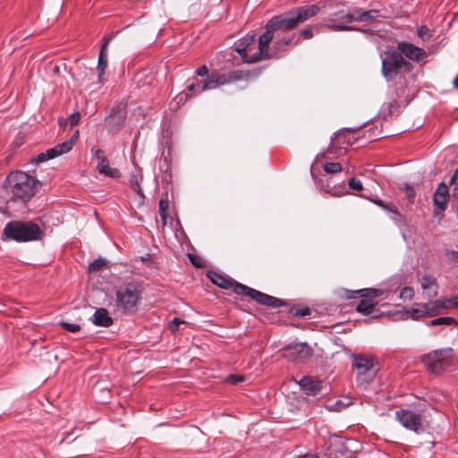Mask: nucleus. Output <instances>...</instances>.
I'll return each mask as SVG.
<instances>
[{
    "label": "nucleus",
    "mask_w": 458,
    "mask_h": 458,
    "mask_svg": "<svg viewBox=\"0 0 458 458\" xmlns=\"http://www.w3.org/2000/svg\"><path fill=\"white\" fill-rule=\"evenodd\" d=\"M414 194L413 193H409V197H413Z\"/></svg>",
    "instance_id": "55"
},
{
    "label": "nucleus",
    "mask_w": 458,
    "mask_h": 458,
    "mask_svg": "<svg viewBox=\"0 0 458 458\" xmlns=\"http://www.w3.org/2000/svg\"><path fill=\"white\" fill-rule=\"evenodd\" d=\"M230 288H233L236 294L246 295L250 296V298L252 292L255 290L236 281H232Z\"/></svg>",
    "instance_id": "28"
},
{
    "label": "nucleus",
    "mask_w": 458,
    "mask_h": 458,
    "mask_svg": "<svg viewBox=\"0 0 458 458\" xmlns=\"http://www.w3.org/2000/svg\"><path fill=\"white\" fill-rule=\"evenodd\" d=\"M413 294V290L411 287H403L400 293H399V298L400 299H411V296Z\"/></svg>",
    "instance_id": "38"
},
{
    "label": "nucleus",
    "mask_w": 458,
    "mask_h": 458,
    "mask_svg": "<svg viewBox=\"0 0 458 458\" xmlns=\"http://www.w3.org/2000/svg\"><path fill=\"white\" fill-rule=\"evenodd\" d=\"M439 307H445V304L440 303V300L429 301L425 304L418 305L417 308L405 310L402 314L403 318L419 319L420 318L433 317L439 310Z\"/></svg>",
    "instance_id": "11"
},
{
    "label": "nucleus",
    "mask_w": 458,
    "mask_h": 458,
    "mask_svg": "<svg viewBox=\"0 0 458 458\" xmlns=\"http://www.w3.org/2000/svg\"><path fill=\"white\" fill-rule=\"evenodd\" d=\"M244 377L242 375H230L225 378V381L233 385H237L242 382Z\"/></svg>",
    "instance_id": "40"
},
{
    "label": "nucleus",
    "mask_w": 458,
    "mask_h": 458,
    "mask_svg": "<svg viewBox=\"0 0 458 458\" xmlns=\"http://www.w3.org/2000/svg\"><path fill=\"white\" fill-rule=\"evenodd\" d=\"M455 319L453 318H450V317H441V318H435V319H432L431 321H429L428 323V326H432V327H435V326H439V325H452L454 323H455Z\"/></svg>",
    "instance_id": "29"
},
{
    "label": "nucleus",
    "mask_w": 458,
    "mask_h": 458,
    "mask_svg": "<svg viewBox=\"0 0 458 458\" xmlns=\"http://www.w3.org/2000/svg\"><path fill=\"white\" fill-rule=\"evenodd\" d=\"M318 11L319 8L315 4L301 6L290 12L272 17L267 24L268 28L273 30H293L299 24L315 16Z\"/></svg>",
    "instance_id": "2"
},
{
    "label": "nucleus",
    "mask_w": 458,
    "mask_h": 458,
    "mask_svg": "<svg viewBox=\"0 0 458 458\" xmlns=\"http://www.w3.org/2000/svg\"><path fill=\"white\" fill-rule=\"evenodd\" d=\"M168 206L169 204L167 199H161L158 202L159 214L165 223L166 220V209L168 208Z\"/></svg>",
    "instance_id": "32"
},
{
    "label": "nucleus",
    "mask_w": 458,
    "mask_h": 458,
    "mask_svg": "<svg viewBox=\"0 0 458 458\" xmlns=\"http://www.w3.org/2000/svg\"><path fill=\"white\" fill-rule=\"evenodd\" d=\"M403 68L410 72L412 69V65L406 62L399 53H390L386 59H382V73L387 81L394 80Z\"/></svg>",
    "instance_id": "6"
},
{
    "label": "nucleus",
    "mask_w": 458,
    "mask_h": 458,
    "mask_svg": "<svg viewBox=\"0 0 458 458\" xmlns=\"http://www.w3.org/2000/svg\"><path fill=\"white\" fill-rule=\"evenodd\" d=\"M105 43L102 46L98 62V81L101 82V78L104 75L106 66H107V45L109 38H104Z\"/></svg>",
    "instance_id": "23"
},
{
    "label": "nucleus",
    "mask_w": 458,
    "mask_h": 458,
    "mask_svg": "<svg viewBox=\"0 0 458 458\" xmlns=\"http://www.w3.org/2000/svg\"><path fill=\"white\" fill-rule=\"evenodd\" d=\"M450 184H458V168L454 171L451 177Z\"/></svg>",
    "instance_id": "47"
},
{
    "label": "nucleus",
    "mask_w": 458,
    "mask_h": 458,
    "mask_svg": "<svg viewBox=\"0 0 458 458\" xmlns=\"http://www.w3.org/2000/svg\"><path fill=\"white\" fill-rule=\"evenodd\" d=\"M389 211V217L394 221L395 222L396 224L400 223L402 221V216L401 214L397 211V209L395 208V207L394 205H391V207L388 208Z\"/></svg>",
    "instance_id": "35"
},
{
    "label": "nucleus",
    "mask_w": 458,
    "mask_h": 458,
    "mask_svg": "<svg viewBox=\"0 0 458 458\" xmlns=\"http://www.w3.org/2000/svg\"><path fill=\"white\" fill-rule=\"evenodd\" d=\"M351 22H352V13L339 11L332 15L327 26L333 30H352L353 27L346 25Z\"/></svg>",
    "instance_id": "16"
},
{
    "label": "nucleus",
    "mask_w": 458,
    "mask_h": 458,
    "mask_svg": "<svg viewBox=\"0 0 458 458\" xmlns=\"http://www.w3.org/2000/svg\"><path fill=\"white\" fill-rule=\"evenodd\" d=\"M445 254L451 261L458 262V251L446 250Z\"/></svg>",
    "instance_id": "43"
},
{
    "label": "nucleus",
    "mask_w": 458,
    "mask_h": 458,
    "mask_svg": "<svg viewBox=\"0 0 458 458\" xmlns=\"http://www.w3.org/2000/svg\"><path fill=\"white\" fill-rule=\"evenodd\" d=\"M379 295V290L366 288L358 291H347L346 297L348 299L362 298L358 303L356 310L363 315H369L375 306V302L372 298Z\"/></svg>",
    "instance_id": "8"
},
{
    "label": "nucleus",
    "mask_w": 458,
    "mask_h": 458,
    "mask_svg": "<svg viewBox=\"0 0 458 458\" xmlns=\"http://www.w3.org/2000/svg\"><path fill=\"white\" fill-rule=\"evenodd\" d=\"M397 49L400 52L402 55H404L406 58L410 59L413 62H426L427 58V53L426 51L419 47H416L415 45L402 41L398 43Z\"/></svg>",
    "instance_id": "14"
},
{
    "label": "nucleus",
    "mask_w": 458,
    "mask_h": 458,
    "mask_svg": "<svg viewBox=\"0 0 458 458\" xmlns=\"http://www.w3.org/2000/svg\"><path fill=\"white\" fill-rule=\"evenodd\" d=\"M349 188L360 191L362 190V183L360 180H357L355 178H352L348 182Z\"/></svg>",
    "instance_id": "42"
},
{
    "label": "nucleus",
    "mask_w": 458,
    "mask_h": 458,
    "mask_svg": "<svg viewBox=\"0 0 458 458\" xmlns=\"http://www.w3.org/2000/svg\"><path fill=\"white\" fill-rule=\"evenodd\" d=\"M454 356V349L447 347L428 353L423 357L422 361L430 373L440 375L452 366Z\"/></svg>",
    "instance_id": "5"
},
{
    "label": "nucleus",
    "mask_w": 458,
    "mask_h": 458,
    "mask_svg": "<svg viewBox=\"0 0 458 458\" xmlns=\"http://www.w3.org/2000/svg\"><path fill=\"white\" fill-rule=\"evenodd\" d=\"M106 265V261L102 259H97L89 265V272H97Z\"/></svg>",
    "instance_id": "33"
},
{
    "label": "nucleus",
    "mask_w": 458,
    "mask_h": 458,
    "mask_svg": "<svg viewBox=\"0 0 458 458\" xmlns=\"http://www.w3.org/2000/svg\"><path fill=\"white\" fill-rule=\"evenodd\" d=\"M78 138L79 131L77 130L74 131V133L71 136L69 140L64 141L63 143L55 145L51 148L47 149L45 152H41L38 155H37L36 157L33 159V162L36 164H40L68 153L69 151L72 150Z\"/></svg>",
    "instance_id": "9"
},
{
    "label": "nucleus",
    "mask_w": 458,
    "mask_h": 458,
    "mask_svg": "<svg viewBox=\"0 0 458 458\" xmlns=\"http://www.w3.org/2000/svg\"><path fill=\"white\" fill-rule=\"evenodd\" d=\"M310 314V310L309 309L307 308H304V309H301V310H299L295 312V315L296 316H299V317H305L307 315Z\"/></svg>",
    "instance_id": "46"
},
{
    "label": "nucleus",
    "mask_w": 458,
    "mask_h": 458,
    "mask_svg": "<svg viewBox=\"0 0 458 458\" xmlns=\"http://www.w3.org/2000/svg\"><path fill=\"white\" fill-rule=\"evenodd\" d=\"M294 38H295L294 34H287V35H284L281 39L276 40L275 42V44L277 46H280L281 44L290 45L293 42Z\"/></svg>",
    "instance_id": "37"
},
{
    "label": "nucleus",
    "mask_w": 458,
    "mask_h": 458,
    "mask_svg": "<svg viewBox=\"0 0 458 458\" xmlns=\"http://www.w3.org/2000/svg\"><path fill=\"white\" fill-rule=\"evenodd\" d=\"M126 104L123 102L116 103L110 114L106 118L108 131L117 133L123 127L126 119Z\"/></svg>",
    "instance_id": "12"
},
{
    "label": "nucleus",
    "mask_w": 458,
    "mask_h": 458,
    "mask_svg": "<svg viewBox=\"0 0 458 458\" xmlns=\"http://www.w3.org/2000/svg\"><path fill=\"white\" fill-rule=\"evenodd\" d=\"M454 86L458 89V73L457 76L454 80Z\"/></svg>",
    "instance_id": "54"
},
{
    "label": "nucleus",
    "mask_w": 458,
    "mask_h": 458,
    "mask_svg": "<svg viewBox=\"0 0 458 458\" xmlns=\"http://www.w3.org/2000/svg\"><path fill=\"white\" fill-rule=\"evenodd\" d=\"M371 201L377 205L378 207L386 209V210H388V208L391 207L392 204H386L383 200L379 199H371Z\"/></svg>",
    "instance_id": "44"
},
{
    "label": "nucleus",
    "mask_w": 458,
    "mask_h": 458,
    "mask_svg": "<svg viewBox=\"0 0 458 458\" xmlns=\"http://www.w3.org/2000/svg\"><path fill=\"white\" fill-rule=\"evenodd\" d=\"M324 170L327 174H336L341 172L342 166L339 163L328 162L324 165Z\"/></svg>",
    "instance_id": "31"
},
{
    "label": "nucleus",
    "mask_w": 458,
    "mask_h": 458,
    "mask_svg": "<svg viewBox=\"0 0 458 458\" xmlns=\"http://www.w3.org/2000/svg\"><path fill=\"white\" fill-rule=\"evenodd\" d=\"M284 356L290 359L307 360L313 355V349L307 343H293L284 348Z\"/></svg>",
    "instance_id": "15"
},
{
    "label": "nucleus",
    "mask_w": 458,
    "mask_h": 458,
    "mask_svg": "<svg viewBox=\"0 0 458 458\" xmlns=\"http://www.w3.org/2000/svg\"><path fill=\"white\" fill-rule=\"evenodd\" d=\"M59 325L64 329H65L66 331L71 332V333H76V332L80 331V329H81L80 325L75 324V323H69V322H65V321H61L59 323Z\"/></svg>",
    "instance_id": "34"
},
{
    "label": "nucleus",
    "mask_w": 458,
    "mask_h": 458,
    "mask_svg": "<svg viewBox=\"0 0 458 458\" xmlns=\"http://www.w3.org/2000/svg\"><path fill=\"white\" fill-rule=\"evenodd\" d=\"M254 41V35L250 36L245 40H242L235 45V50L239 53L248 63H250L249 59L251 56H249L248 53L250 51L249 47L250 44Z\"/></svg>",
    "instance_id": "24"
},
{
    "label": "nucleus",
    "mask_w": 458,
    "mask_h": 458,
    "mask_svg": "<svg viewBox=\"0 0 458 458\" xmlns=\"http://www.w3.org/2000/svg\"><path fill=\"white\" fill-rule=\"evenodd\" d=\"M184 324V321L179 318H174L169 324V329L175 332L179 329V326Z\"/></svg>",
    "instance_id": "39"
},
{
    "label": "nucleus",
    "mask_w": 458,
    "mask_h": 458,
    "mask_svg": "<svg viewBox=\"0 0 458 458\" xmlns=\"http://www.w3.org/2000/svg\"><path fill=\"white\" fill-rule=\"evenodd\" d=\"M274 31L266 24V31L259 36L258 50L249 59L250 62L254 63L261 59L269 58L272 55L268 52V45L274 38Z\"/></svg>",
    "instance_id": "13"
},
{
    "label": "nucleus",
    "mask_w": 458,
    "mask_h": 458,
    "mask_svg": "<svg viewBox=\"0 0 458 458\" xmlns=\"http://www.w3.org/2000/svg\"><path fill=\"white\" fill-rule=\"evenodd\" d=\"M296 458H318V456L311 454H306L304 455H299Z\"/></svg>",
    "instance_id": "52"
},
{
    "label": "nucleus",
    "mask_w": 458,
    "mask_h": 458,
    "mask_svg": "<svg viewBox=\"0 0 458 458\" xmlns=\"http://www.w3.org/2000/svg\"><path fill=\"white\" fill-rule=\"evenodd\" d=\"M434 205L436 211H444L447 206L448 187L445 182H440L434 193Z\"/></svg>",
    "instance_id": "18"
},
{
    "label": "nucleus",
    "mask_w": 458,
    "mask_h": 458,
    "mask_svg": "<svg viewBox=\"0 0 458 458\" xmlns=\"http://www.w3.org/2000/svg\"><path fill=\"white\" fill-rule=\"evenodd\" d=\"M251 299L259 304L272 308H280L284 305L281 299L261 293L258 290H254V292H252Z\"/></svg>",
    "instance_id": "19"
},
{
    "label": "nucleus",
    "mask_w": 458,
    "mask_h": 458,
    "mask_svg": "<svg viewBox=\"0 0 458 458\" xmlns=\"http://www.w3.org/2000/svg\"><path fill=\"white\" fill-rule=\"evenodd\" d=\"M90 320L95 326L102 327H108L113 324V318L105 308L97 309Z\"/></svg>",
    "instance_id": "20"
},
{
    "label": "nucleus",
    "mask_w": 458,
    "mask_h": 458,
    "mask_svg": "<svg viewBox=\"0 0 458 458\" xmlns=\"http://www.w3.org/2000/svg\"><path fill=\"white\" fill-rule=\"evenodd\" d=\"M208 276L214 284L220 288L228 289L231 286L232 280L225 278L218 273L209 272Z\"/></svg>",
    "instance_id": "27"
},
{
    "label": "nucleus",
    "mask_w": 458,
    "mask_h": 458,
    "mask_svg": "<svg viewBox=\"0 0 458 458\" xmlns=\"http://www.w3.org/2000/svg\"><path fill=\"white\" fill-rule=\"evenodd\" d=\"M379 14L377 10L365 11L361 8H355L352 11V21H371L375 20Z\"/></svg>",
    "instance_id": "22"
},
{
    "label": "nucleus",
    "mask_w": 458,
    "mask_h": 458,
    "mask_svg": "<svg viewBox=\"0 0 458 458\" xmlns=\"http://www.w3.org/2000/svg\"><path fill=\"white\" fill-rule=\"evenodd\" d=\"M420 284L423 292L428 295V298L437 296V284L434 276L425 275L420 279Z\"/></svg>",
    "instance_id": "21"
},
{
    "label": "nucleus",
    "mask_w": 458,
    "mask_h": 458,
    "mask_svg": "<svg viewBox=\"0 0 458 458\" xmlns=\"http://www.w3.org/2000/svg\"><path fill=\"white\" fill-rule=\"evenodd\" d=\"M189 258L193 266H195L196 267H201V264L199 262H197V259H195L193 255L189 254Z\"/></svg>",
    "instance_id": "51"
},
{
    "label": "nucleus",
    "mask_w": 458,
    "mask_h": 458,
    "mask_svg": "<svg viewBox=\"0 0 458 458\" xmlns=\"http://www.w3.org/2000/svg\"><path fill=\"white\" fill-rule=\"evenodd\" d=\"M352 367L357 369V382L364 386L372 382L377 372L373 360L364 356H354Z\"/></svg>",
    "instance_id": "7"
},
{
    "label": "nucleus",
    "mask_w": 458,
    "mask_h": 458,
    "mask_svg": "<svg viewBox=\"0 0 458 458\" xmlns=\"http://www.w3.org/2000/svg\"><path fill=\"white\" fill-rule=\"evenodd\" d=\"M451 186L453 197L458 199V184H451Z\"/></svg>",
    "instance_id": "49"
},
{
    "label": "nucleus",
    "mask_w": 458,
    "mask_h": 458,
    "mask_svg": "<svg viewBox=\"0 0 458 458\" xmlns=\"http://www.w3.org/2000/svg\"><path fill=\"white\" fill-rule=\"evenodd\" d=\"M98 171L107 177L113 179H118L121 176V173L118 169L111 167L109 165V161L106 163H98L97 165Z\"/></svg>",
    "instance_id": "25"
},
{
    "label": "nucleus",
    "mask_w": 458,
    "mask_h": 458,
    "mask_svg": "<svg viewBox=\"0 0 458 458\" xmlns=\"http://www.w3.org/2000/svg\"><path fill=\"white\" fill-rule=\"evenodd\" d=\"M395 420L408 430L420 434L423 431L421 416L409 409H400L394 413Z\"/></svg>",
    "instance_id": "10"
},
{
    "label": "nucleus",
    "mask_w": 458,
    "mask_h": 458,
    "mask_svg": "<svg viewBox=\"0 0 458 458\" xmlns=\"http://www.w3.org/2000/svg\"><path fill=\"white\" fill-rule=\"evenodd\" d=\"M142 173L141 170L136 168L135 172L131 174L130 185L131 187L140 196H143V191L141 188Z\"/></svg>",
    "instance_id": "26"
},
{
    "label": "nucleus",
    "mask_w": 458,
    "mask_h": 458,
    "mask_svg": "<svg viewBox=\"0 0 458 458\" xmlns=\"http://www.w3.org/2000/svg\"><path fill=\"white\" fill-rule=\"evenodd\" d=\"M326 192H327V193H329V194H331L333 196H341L342 195V193H339V192H336V191H333L331 190H326Z\"/></svg>",
    "instance_id": "53"
},
{
    "label": "nucleus",
    "mask_w": 458,
    "mask_h": 458,
    "mask_svg": "<svg viewBox=\"0 0 458 458\" xmlns=\"http://www.w3.org/2000/svg\"><path fill=\"white\" fill-rule=\"evenodd\" d=\"M440 303L445 304V307H439V310L447 308H458V296L445 301H440Z\"/></svg>",
    "instance_id": "36"
},
{
    "label": "nucleus",
    "mask_w": 458,
    "mask_h": 458,
    "mask_svg": "<svg viewBox=\"0 0 458 458\" xmlns=\"http://www.w3.org/2000/svg\"><path fill=\"white\" fill-rule=\"evenodd\" d=\"M323 382L311 376H303L299 381L298 385L301 390L308 395H317L322 389Z\"/></svg>",
    "instance_id": "17"
},
{
    "label": "nucleus",
    "mask_w": 458,
    "mask_h": 458,
    "mask_svg": "<svg viewBox=\"0 0 458 458\" xmlns=\"http://www.w3.org/2000/svg\"><path fill=\"white\" fill-rule=\"evenodd\" d=\"M195 73L199 77H207L206 80L197 82L188 83L187 89L191 95L201 93L205 90L214 89L220 86L232 82L234 78L232 73H219L217 72L208 74L207 65L203 64L195 70Z\"/></svg>",
    "instance_id": "3"
},
{
    "label": "nucleus",
    "mask_w": 458,
    "mask_h": 458,
    "mask_svg": "<svg viewBox=\"0 0 458 458\" xmlns=\"http://www.w3.org/2000/svg\"><path fill=\"white\" fill-rule=\"evenodd\" d=\"M94 157L98 160V163H106L108 159L105 156V151L103 149H97L94 153Z\"/></svg>",
    "instance_id": "41"
},
{
    "label": "nucleus",
    "mask_w": 458,
    "mask_h": 458,
    "mask_svg": "<svg viewBox=\"0 0 458 458\" xmlns=\"http://www.w3.org/2000/svg\"><path fill=\"white\" fill-rule=\"evenodd\" d=\"M344 406V403L340 400H337L334 404V409L335 411H341Z\"/></svg>",
    "instance_id": "50"
},
{
    "label": "nucleus",
    "mask_w": 458,
    "mask_h": 458,
    "mask_svg": "<svg viewBox=\"0 0 458 458\" xmlns=\"http://www.w3.org/2000/svg\"><path fill=\"white\" fill-rule=\"evenodd\" d=\"M143 288L137 282H126L114 291V309L116 311L131 315L136 313L142 299Z\"/></svg>",
    "instance_id": "1"
},
{
    "label": "nucleus",
    "mask_w": 458,
    "mask_h": 458,
    "mask_svg": "<svg viewBox=\"0 0 458 458\" xmlns=\"http://www.w3.org/2000/svg\"><path fill=\"white\" fill-rule=\"evenodd\" d=\"M301 34L305 38H310L311 36H312V31L309 28H305L303 30H301Z\"/></svg>",
    "instance_id": "45"
},
{
    "label": "nucleus",
    "mask_w": 458,
    "mask_h": 458,
    "mask_svg": "<svg viewBox=\"0 0 458 458\" xmlns=\"http://www.w3.org/2000/svg\"><path fill=\"white\" fill-rule=\"evenodd\" d=\"M4 234L7 239L16 242H30L38 240L42 232L39 226L31 222H9L4 229Z\"/></svg>",
    "instance_id": "4"
},
{
    "label": "nucleus",
    "mask_w": 458,
    "mask_h": 458,
    "mask_svg": "<svg viewBox=\"0 0 458 458\" xmlns=\"http://www.w3.org/2000/svg\"><path fill=\"white\" fill-rule=\"evenodd\" d=\"M81 120V114L79 112L72 113L64 123L60 122V125H67L73 127L79 123Z\"/></svg>",
    "instance_id": "30"
},
{
    "label": "nucleus",
    "mask_w": 458,
    "mask_h": 458,
    "mask_svg": "<svg viewBox=\"0 0 458 458\" xmlns=\"http://www.w3.org/2000/svg\"><path fill=\"white\" fill-rule=\"evenodd\" d=\"M428 33V29L426 27H420L418 30V35L419 37H420L421 38H424V37L427 35Z\"/></svg>",
    "instance_id": "48"
}]
</instances>
